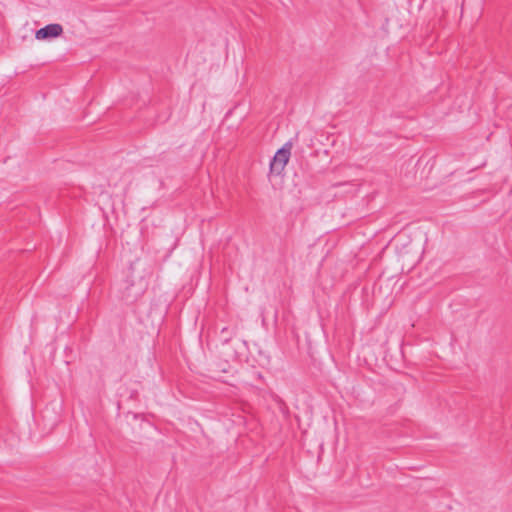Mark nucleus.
<instances>
[{
    "instance_id": "nucleus-2",
    "label": "nucleus",
    "mask_w": 512,
    "mask_h": 512,
    "mask_svg": "<svg viewBox=\"0 0 512 512\" xmlns=\"http://www.w3.org/2000/svg\"><path fill=\"white\" fill-rule=\"evenodd\" d=\"M63 33V27L60 24L53 23L46 25L45 27L39 29L35 33V38L37 40H50L53 38H57L61 36Z\"/></svg>"
},
{
    "instance_id": "nucleus-1",
    "label": "nucleus",
    "mask_w": 512,
    "mask_h": 512,
    "mask_svg": "<svg viewBox=\"0 0 512 512\" xmlns=\"http://www.w3.org/2000/svg\"><path fill=\"white\" fill-rule=\"evenodd\" d=\"M292 144L286 143L279 149L270 163V171L272 174L280 175L289 161Z\"/></svg>"
}]
</instances>
